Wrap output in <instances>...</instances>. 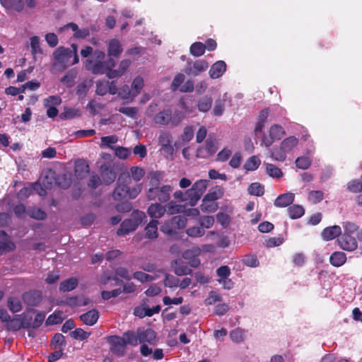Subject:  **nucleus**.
I'll return each mask as SVG.
<instances>
[{
    "label": "nucleus",
    "mask_w": 362,
    "mask_h": 362,
    "mask_svg": "<svg viewBox=\"0 0 362 362\" xmlns=\"http://www.w3.org/2000/svg\"><path fill=\"white\" fill-rule=\"evenodd\" d=\"M77 50L76 44H72L71 48L58 47L52 54L53 66L62 71L68 66L77 64L79 61Z\"/></svg>",
    "instance_id": "1"
},
{
    "label": "nucleus",
    "mask_w": 362,
    "mask_h": 362,
    "mask_svg": "<svg viewBox=\"0 0 362 362\" xmlns=\"http://www.w3.org/2000/svg\"><path fill=\"white\" fill-rule=\"evenodd\" d=\"M105 54L104 52L99 49L95 50L93 54L84 63L86 69L90 71L93 74H105L107 75V71L115 67V62L112 58L105 60Z\"/></svg>",
    "instance_id": "2"
},
{
    "label": "nucleus",
    "mask_w": 362,
    "mask_h": 362,
    "mask_svg": "<svg viewBox=\"0 0 362 362\" xmlns=\"http://www.w3.org/2000/svg\"><path fill=\"white\" fill-rule=\"evenodd\" d=\"M299 140L294 136H290L283 139L279 146L269 150L270 157L275 161L284 162L287 154L291 153L298 145Z\"/></svg>",
    "instance_id": "3"
},
{
    "label": "nucleus",
    "mask_w": 362,
    "mask_h": 362,
    "mask_svg": "<svg viewBox=\"0 0 362 362\" xmlns=\"http://www.w3.org/2000/svg\"><path fill=\"white\" fill-rule=\"evenodd\" d=\"M172 192L173 187L171 185H163L162 186L150 187L146 191V195L149 201L165 203L169 201Z\"/></svg>",
    "instance_id": "4"
},
{
    "label": "nucleus",
    "mask_w": 362,
    "mask_h": 362,
    "mask_svg": "<svg viewBox=\"0 0 362 362\" xmlns=\"http://www.w3.org/2000/svg\"><path fill=\"white\" fill-rule=\"evenodd\" d=\"M57 184L54 173L52 170L44 172L39 181L33 184V187L40 196H45L47 189H52Z\"/></svg>",
    "instance_id": "5"
},
{
    "label": "nucleus",
    "mask_w": 362,
    "mask_h": 362,
    "mask_svg": "<svg viewBox=\"0 0 362 362\" xmlns=\"http://www.w3.org/2000/svg\"><path fill=\"white\" fill-rule=\"evenodd\" d=\"M208 186L209 180H199L196 181L191 188L185 191V194L188 197V202L190 206H194L197 204Z\"/></svg>",
    "instance_id": "6"
},
{
    "label": "nucleus",
    "mask_w": 362,
    "mask_h": 362,
    "mask_svg": "<svg viewBox=\"0 0 362 362\" xmlns=\"http://www.w3.org/2000/svg\"><path fill=\"white\" fill-rule=\"evenodd\" d=\"M286 132L284 127L279 124H272L267 134H264L262 136V146L270 147L275 141L280 140L284 135Z\"/></svg>",
    "instance_id": "7"
},
{
    "label": "nucleus",
    "mask_w": 362,
    "mask_h": 362,
    "mask_svg": "<svg viewBox=\"0 0 362 362\" xmlns=\"http://www.w3.org/2000/svg\"><path fill=\"white\" fill-rule=\"evenodd\" d=\"M31 317L23 313L16 315L13 318H11L6 324V329L10 331H18L21 328H26L30 326Z\"/></svg>",
    "instance_id": "8"
},
{
    "label": "nucleus",
    "mask_w": 362,
    "mask_h": 362,
    "mask_svg": "<svg viewBox=\"0 0 362 362\" xmlns=\"http://www.w3.org/2000/svg\"><path fill=\"white\" fill-rule=\"evenodd\" d=\"M131 179L129 175L122 174L117 180V186L115 189L112 197L115 200H122L127 197V186L130 184Z\"/></svg>",
    "instance_id": "9"
},
{
    "label": "nucleus",
    "mask_w": 362,
    "mask_h": 362,
    "mask_svg": "<svg viewBox=\"0 0 362 362\" xmlns=\"http://www.w3.org/2000/svg\"><path fill=\"white\" fill-rule=\"evenodd\" d=\"M218 148V142L216 139L209 137L205 143L204 148H199L197 150V156L206 158L214 155Z\"/></svg>",
    "instance_id": "10"
},
{
    "label": "nucleus",
    "mask_w": 362,
    "mask_h": 362,
    "mask_svg": "<svg viewBox=\"0 0 362 362\" xmlns=\"http://www.w3.org/2000/svg\"><path fill=\"white\" fill-rule=\"evenodd\" d=\"M107 341L110 344V350L119 356L125 352L126 343L122 337L112 336L108 337Z\"/></svg>",
    "instance_id": "11"
},
{
    "label": "nucleus",
    "mask_w": 362,
    "mask_h": 362,
    "mask_svg": "<svg viewBox=\"0 0 362 362\" xmlns=\"http://www.w3.org/2000/svg\"><path fill=\"white\" fill-rule=\"evenodd\" d=\"M339 247L346 251H354L357 248L358 243L352 235L342 234L337 240Z\"/></svg>",
    "instance_id": "12"
},
{
    "label": "nucleus",
    "mask_w": 362,
    "mask_h": 362,
    "mask_svg": "<svg viewBox=\"0 0 362 362\" xmlns=\"http://www.w3.org/2000/svg\"><path fill=\"white\" fill-rule=\"evenodd\" d=\"M201 250L199 247H193L185 251L182 254V257L188 261L191 267H197L200 264V260L198 259Z\"/></svg>",
    "instance_id": "13"
},
{
    "label": "nucleus",
    "mask_w": 362,
    "mask_h": 362,
    "mask_svg": "<svg viewBox=\"0 0 362 362\" xmlns=\"http://www.w3.org/2000/svg\"><path fill=\"white\" fill-rule=\"evenodd\" d=\"M131 65V61L129 59L122 60L117 69H110L107 73V77L112 79L115 78L121 77L127 71L129 66Z\"/></svg>",
    "instance_id": "14"
},
{
    "label": "nucleus",
    "mask_w": 362,
    "mask_h": 362,
    "mask_svg": "<svg viewBox=\"0 0 362 362\" xmlns=\"http://www.w3.org/2000/svg\"><path fill=\"white\" fill-rule=\"evenodd\" d=\"M137 331L139 343L148 342L149 344H153L155 342L156 334L153 329L140 327L137 329Z\"/></svg>",
    "instance_id": "15"
},
{
    "label": "nucleus",
    "mask_w": 362,
    "mask_h": 362,
    "mask_svg": "<svg viewBox=\"0 0 362 362\" xmlns=\"http://www.w3.org/2000/svg\"><path fill=\"white\" fill-rule=\"evenodd\" d=\"M341 234V228L339 226H333L325 228L322 233V238L325 241L334 239Z\"/></svg>",
    "instance_id": "16"
},
{
    "label": "nucleus",
    "mask_w": 362,
    "mask_h": 362,
    "mask_svg": "<svg viewBox=\"0 0 362 362\" xmlns=\"http://www.w3.org/2000/svg\"><path fill=\"white\" fill-rule=\"evenodd\" d=\"M148 214L153 218V220H156L162 218L165 214V209L164 206L161 205L160 203H154L151 204L148 209Z\"/></svg>",
    "instance_id": "17"
},
{
    "label": "nucleus",
    "mask_w": 362,
    "mask_h": 362,
    "mask_svg": "<svg viewBox=\"0 0 362 362\" xmlns=\"http://www.w3.org/2000/svg\"><path fill=\"white\" fill-rule=\"evenodd\" d=\"M226 70V64L223 61L214 63L209 69V76L211 78H220Z\"/></svg>",
    "instance_id": "18"
},
{
    "label": "nucleus",
    "mask_w": 362,
    "mask_h": 362,
    "mask_svg": "<svg viewBox=\"0 0 362 362\" xmlns=\"http://www.w3.org/2000/svg\"><path fill=\"white\" fill-rule=\"evenodd\" d=\"M172 111L169 109L163 110L156 114L153 118L156 124L161 125H167L171 124Z\"/></svg>",
    "instance_id": "19"
},
{
    "label": "nucleus",
    "mask_w": 362,
    "mask_h": 362,
    "mask_svg": "<svg viewBox=\"0 0 362 362\" xmlns=\"http://www.w3.org/2000/svg\"><path fill=\"white\" fill-rule=\"evenodd\" d=\"M107 54L109 57H117L122 52L120 42L116 39H112L107 42Z\"/></svg>",
    "instance_id": "20"
},
{
    "label": "nucleus",
    "mask_w": 362,
    "mask_h": 362,
    "mask_svg": "<svg viewBox=\"0 0 362 362\" xmlns=\"http://www.w3.org/2000/svg\"><path fill=\"white\" fill-rule=\"evenodd\" d=\"M295 195L291 192H286L279 195L274 201L276 207H286L294 201Z\"/></svg>",
    "instance_id": "21"
},
{
    "label": "nucleus",
    "mask_w": 362,
    "mask_h": 362,
    "mask_svg": "<svg viewBox=\"0 0 362 362\" xmlns=\"http://www.w3.org/2000/svg\"><path fill=\"white\" fill-rule=\"evenodd\" d=\"M0 3L6 9H13L17 12L24 9L23 0H0Z\"/></svg>",
    "instance_id": "22"
},
{
    "label": "nucleus",
    "mask_w": 362,
    "mask_h": 362,
    "mask_svg": "<svg viewBox=\"0 0 362 362\" xmlns=\"http://www.w3.org/2000/svg\"><path fill=\"white\" fill-rule=\"evenodd\" d=\"M208 67L209 64L206 61L203 59L197 60L187 69V73L192 75H198L206 71Z\"/></svg>",
    "instance_id": "23"
},
{
    "label": "nucleus",
    "mask_w": 362,
    "mask_h": 362,
    "mask_svg": "<svg viewBox=\"0 0 362 362\" xmlns=\"http://www.w3.org/2000/svg\"><path fill=\"white\" fill-rule=\"evenodd\" d=\"M137 228L136 223H134L132 220L127 219L124 220L120 225L119 228L117 231V234L119 236H122L128 234L130 232L135 230Z\"/></svg>",
    "instance_id": "24"
},
{
    "label": "nucleus",
    "mask_w": 362,
    "mask_h": 362,
    "mask_svg": "<svg viewBox=\"0 0 362 362\" xmlns=\"http://www.w3.org/2000/svg\"><path fill=\"white\" fill-rule=\"evenodd\" d=\"M89 172V167L83 160H78L75 163L74 173L78 179L84 177Z\"/></svg>",
    "instance_id": "25"
},
{
    "label": "nucleus",
    "mask_w": 362,
    "mask_h": 362,
    "mask_svg": "<svg viewBox=\"0 0 362 362\" xmlns=\"http://www.w3.org/2000/svg\"><path fill=\"white\" fill-rule=\"evenodd\" d=\"M98 317V312L93 309L81 315L80 319L84 324L91 326L97 322Z\"/></svg>",
    "instance_id": "26"
},
{
    "label": "nucleus",
    "mask_w": 362,
    "mask_h": 362,
    "mask_svg": "<svg viewBox=\"0 0 362 362\" xmlns=\"http://www.w3.org/2000/svg\"><path fill=\"white\" fill-rule=\"evenodd\" d=\"M228 99V93H224L222 96L218 98L215 101L214 107L213 110L214 115L216 116H221L224 112L226 103Z\"/></svg>",
    "instance_id": "27"
},
{
    "label": "nucleus",
    "mask_w": 362,
    "mask_h": 362,
    "mask_svg": "<svg viewBox=\"0 0 362 362\" xmlns=\"http://www.w3.org/2000/svg\"><path fill=\"white\" fill-rule=\"evenodd\" d=\"M346 261V255L343 252H334L329 257L330 264L336 267L342 266Z\"/></svg>",
    "instance_id": "28"
},
{
    "label": "nucleus",
    "mask_w": 362,
    "mask_h": 362,
    "mask_svg": "<svg viewBox=\"0 0 362 362\" xmlns=\"http://www.w3.org/2000/svg\"><path fill=\"white\" fill-rule=\"evenodd\" d=\"M158 221L157 220L151 221L145 228V237L148 239L157 238Z\"/></svg>",
    "instance_id": "29"
},
{
    "label": "nucleus",
    "mask_w": 362,
    "mask_h": 362,
    "mask_svg": "<svg viewBox=\"0 0 362 362\" xmlns=\"http://www.w3.org/2000/svg\"><path fill=\"white\" fill-rule=\"evenodd\" d=\"M71 29L73 32H74V37L76 38H85L88 35H89L90 32L88 28H82L78 29V25L76 23H71L67 24L66 26L63 28V30L66 29Z\"/></svg>",
    "instance_id": "30"
},
{
    "label": "nucleus",
    "mask_w": 362,
    "mask_h": 362,
    "mask_svg": "<svg viewBox=\"0 0 362 362\" xmlns=\"http://www.w3.org/2000/svg\"><path fill=\"white\" fill-rule=\"evenodd\" d=\"M218 208V205L216 202L210 201L205 197L202 199L200 209L204 213H214Z\"/></svg>",
    "instance_id": "31"
},
{
    "label": "nucleus",
    "mask_w": 362,
    "mask_h": 362,
    "mask_svg": "<svg viewBox=\"0 0 362 362\" xmlns=\"http://www.w3.org/2000/svg\"><path fill=\"white\" fill-rule=\"evenodd\" d=\"M132 277L141 283H146L155 281L159 277L158 274L150 275L141 271L134 272Z\"/></svg>",
    "instance_id": "32"
},
{
    "label": "nucleus",
    "mask_w": 362,
    "mask_h": 362,
    "mask_svg": "<svg viewBox=\"0 0 362 362\" xmlns=\"http://www.w3.org/2000/svg\"><path fill=\"white\" fill-rule=\"evenodd\" d=\"M144 86V79L141 76H136L132 83H131V88L132 91L136 98L139 94L141 93L143 88Z\"/></svg>",
    "instance_id": "33"
},
{
    "label": "nucleus",
    "mask_w": 362,
    "mask_h": 362,
    "mask_svg": "<svg viewBox=\"0 0 362 362\" xmlns=\"http://www.w3.org/2000/svg\"><path fill=\"white\" fill-rule=\"evenodd\" d=\"M138 336L139 334L137 330L136 332L133 331H127L123 334L122 338L124 339L127 345L135 346L139 344Z\"/></svg>",
    "instance_id": "34"
},
{
    "label": "nucleus",
    "mask_w": 362,
    "mask_h": 362,
    "mask_svg": "<svg viewBox=\"0 0 362 362\" xmlns=\"http://www.w3.org/2000/svg\"><path fill=\"white\" fill-rule=\"evenodd\" d=\"M101 170V175L105 183L110 185L115 180L116 173L113 170L110 169L106 166H102Z\"/></svg>",
    "instance_id": "35"
},
{
    "label": "nucleus",
    "mask_w": 362,
    "mask_h": 362,
    "mask_svg": "<svg viewBox=\"0 0 362 362\" xmlns=\"http://www.w3.org/2000/svg\"><path fill=\"white\" fill-rule=\"evenodd\" d=\"M267 174L272 177L279 179L283 177L284 173L281 170L272 163H264Z\"/></svg>",
    "instance_id": "36"
},
{
    "label": "nucleus",
    "mask_w": 362,
    "mask_h": 362,
    "mask_svg": "<svg viewBox=\"0 0 362 362\" xmlns=\"http://www.w3.org/2000/svg\"><path fill=\"white\" fill-rule=\"evenodd\" d=\"M223 195V189L220 186H215L211 188L204 197L210 201L216 202V200L221 199Z\"/></svg>",
    "instance_id": "37"
},
{
    "label": "nucleus",
    "mask_w": 362,
    "mask_h": 362,
    "mask_svg": "<svg viewBox=\"0 0 362 362\" xmlns=\"http://www.w3.org/2000/svg\"><path fill=\"white\" fill-rule=\"evenodd\" d=\"M163 173L160 171L150 172L147 176V179L149 180V186H158L160 182L163 181Z\"/></svg>",
    "instance_id": "38"
},
{
    "label": "nucleus",
    "mask_w": 362,
    "mask_h": 362,
    "mask_svg": "<svg viewBox=\"0 0 362 362\" xmlns=\"http://www.w3.org/2000/svg\"><path fill=\"white\" fill-rule=\"evenodd\" d=\"M118 95L123 100L132 101L135 97L132 91L131 86L128 85H123L118 91Z\"/></svg>",
    "instance_id": "39"
},
{
    "label": "nucleus",
    "mask_w": 362,
    "mask_h": 362,
    "mask_svg": "<svg viewBox=\"0 0 362 362\" xmlns=\"http://www.w3.org/2000/svg\"><path fill=\"white\" fill-rule=\"evenodd\" d=\"M260 163V159L256 156H252L246 160L244 164V168L247 171H253L259 168Z\"/></svg>",
    "instance_id": "40"
},
{
    "label": "nucleus",
    "mask_w": 362,
    "mask_h": 362,
    "mask_svg": "<svg viewBox=\"0 0 362 362\" xmlns=\"http://www.w3.org/2000/svg\"><path fill=\"white\" fill-rule=\"evenodd\" d=\"M78 284V281L75 278H70L60 284L59 290L63 292H68L74 290Z\"/></svg>",
    "instance_id": "41"
},
{
    "label": "nucleus",
    "mask_w": 362,
    "mask_h": 362,
    "mask_svg": "<svg viewBox=\"0 0 362 362\" xmlns=\"http://www.w3.org/2000/svg\"><path fill=\"white\" fill-rule=\"evenodd\" d=\"M289 216L292 219L300 218L305 213V210L302 206L295 204L288 209Z\"/></svg>",
    "instance_id": "42"
},
{
    "label": "nucleus",
    "mask_w": 362,
    "mask_h": 362,
    "mask_svg": "<svg viewBox=\"0 0 362 362\" xmlns=\"http://www.w3.org/2000/svg\"><path fill=\"white\" fill-rule=\"evenodd\" d=\"M212 105V99L208 96H204L199 100L197 103V107L200 112H208Z\"/></svg>",
    "instance_id": "43"
},
{
    "label": "nucleus",
    "mask_w": 362,
    "mask_h": 362,
    "mask_svg": "<svg viewBox=\"0 0 362 362\" xmlns=\"http://www.w3.org/2000/svg\"><path fill=\"white\" fill-rule=\"evenodd\" d=\"M324 199V192L321 190H312L308 194V200L313 204L320 203Z\"/></svg>",
    "instance_id": "44"
},
{
    "label": "nucleus",
    "mask_w": 362,
    "mask_h": 362,
    "mask_svg": "<svg viewBox=\"0 0 362 362\" xmlns=\"http://www.w3.org/2000/svg\"><path fill=\"white\" fill-rule=\"evenodd\" d=\"M346 189L352 193L362 192V177L349 181L347 183Z\"/></svg>",
    "instance_id": "45"
},
{
    "label": "nucleus",
    "mask_w": 362,
    "mask_h": 362,
    "mask_svg": "<svg viewBox=\"0 0 362 362\" xmlns=\"http://www.w3.org/2000/svg\"><path fill=\"white\" fill-rule=\"evenodd\" d=\"M64 318V313L62 311H55L50 315L46 320V325H52L61 323Z\"/></svg>",
    "instance_id": "46"
},
{
    "label": "nucleus",
    "mask_w": 362,
    "mask_h": 362,
    "mask_svg": "<svg viewBox=\"0 0 362 362\" xmlns=\"http://www.w3.org/2000/svg\"><path fill=\"white\" fill-rule=\"evenodd\" d=\"M117 141L118 137L116 135L103 136L101 138V144H100V148L108 147L113 149V144H116Z\"/></svg>",
    "instance_id": "47"
},
{
    "label": "nucleus",
    "mask_w": 362,
    "mask_h": 362,
    "mask_svg": "<svg viewBox=\"0 0 362 362\" xmlns=\"http://www.w3.org/2000/svg\"><path fill=\"white\" fill-rule=\"evenodd\" d=\"M248 192L251 195L262 196L264 193V187L259 182H253L249 186Z\"/></svg>",
    "instance_id": "48"
},
{
    "label": "nucleus",
    "mask_w": 362,
    "mask_h": 362,
    "mask_svg": "<svg viewBox=\"0 0 362 362\" xmlns=\"http://www.w3.org/2000/svg\"><path fill=\"white\" fill-rule=\"evenodd\" d=\"M206 49L204 44L200 42L193 43L190 47L191 54L195 57H200L204 54Z\"/></svg>",
    "instance_id": "49"
},
{
    "label": "nucleus",
    "mask_w": 362,
    "mask_h": 362,
    "mask_svg": "<svg viewBox=\"0 0 362 362\" xmlns=\"http://www.w3.org/2000/svg\"><path fill=\"white\" fill-rule=\"evenodd\" d=\"M108 88H110V81L100 80L96 82L95 92L99 95H105L108 92Z\"/></svg>",
    "instance_id": "50"
},
{
    "label": "nucleus",
    "mask_w": 362,
    "mask_h": 362,
    "mask_svg": "<svg viewBox=\"0 0 362 362\" xmlns=\"http://www.w3.org/2000/svg\"><path fill=\"white\" fill-rule=\"evenodd\" d=\"M186 233L191 238H200L205 234V230L201 226H192L187 229Z\"/></svg>",
    "instance_id": "51"
},
{
    "label": "nucleus",
    "mask_w": 362,
    "mask_h": 362,
    "mask_svg": "<svg viewBox=\"0 0 362 362\" xmlns=\"http://www.w3.org/2000/svg\"><path fill=\"white\" fill-rule=\"evenodd\" d=\"M141 269L146 272L153 273L156 272L155 274H165V272L163 269H157L156 265L154 263L151 262H146L141 264Z\"/></svg>",
    "instance_id": "52"
},
{
    "label": "nucleus",
    "mask_w": 362,
    "mask_h": 362,
    "mask_svg": "<svg viewBox=\"0 0 362 362\" xmlns=\"http://www.w3.org/2000/svg\"><path fill=\"white\" fill-rule=\"evenodd\" d=\"M129 173L132 179L138 182L143 178L145 175V171L142 168L134 166L130 168Z\"/></svg>",
    "instance_id": "53"
},
{
    "label": "nucleus",
    "mask_w": 362,
    "mask_h": 362,
    "mask_svg": "<svg viewBox=\"0 0 362 362\" xmlns=\"http://www.w3.org/2000/svg\"><path fill=\"white\" fill-rule=\"evenodd\" d=\"M164 207L165 212L170 215L180 213L182 211V206L173 201L169 202Z\"/></svg>",
    "instance_id": "54"
},
{
    "label": "nucleus",
    "mask_w": 362,
    "mask_h": 362,
    "mask_svg": "<svg viewBox=\"0 0 362 362\" xmlns=\"http://www.w3.org/2000/svg\"><path fill=\"white\" fill-rule=\"evenodd\" d=\"M295 163L297 168L305 170L310 167L311 159L306 156H300L296 160Z\"/></svg>",
    "instance_id": "55"
},
{
    "label": "nucleus",
    "mask_w": 362,
    "mask_h": 362,
    "mask_svg": "<svg viewBox=\"0 0 362 362\" xmlns=\"http://www.w3.org/2000/svg\"><path fill=\"white\" fill-rule=\"evenodd\" d=\"M8 307L12 313H18L22 308L21 301L15 298H9L8 300Z\"/></svg>",
    "instance_id": "56"
},
{
    "label": "nucleus",
    "mask_w": 362,
    "mask_h": 362,
    "mask_svg": "<svg viewBox=\"0 0 362 362\" xmlns=\"http://www.w3.org/2000/svg\"><path fill=\"white\" fill-rule=\"evenodd\" d=\"M158 142L163 148H170V135L168 132H163L158 137Z\"/></svg>",
    "instance_id": "57"
},
{
    "label": "nucleus",
    "mask_w": 362,
    "mask_h": 362,
    "mask_svg": "<svg viewBox=\"0 0 362 362\" xmlns=\"http://www.w3.org/2000/svg\"><path fill=\"white\" fill-rule=\"evenodd\" d=\"M0 237L3 240L0 243V249L11 250L14 248V244L8 240L7 235L4 231H0Z\"/></svg>",
    "instance_id": "58"
},
{
    "label": "nucleus",
    "mask_w": 362,
    "mask_h": 362,
    "mask_svg": "<svg viewBox=\"0 0 362 362\" xmlns=\"http://www.w3.org/2000/svg\"><path fill=\"white\" fill-rule=\"evenodd\" d=\"M244 334L245 332L243 329L237 328L230 332V337L233 341L239 343L243 340Z\"/></svg>",
    "instance_id": "59"
},
{
    "label": "nucleus",
    "mask_w": 362,
    "mask_h": 362,
    "mask_svg": "<svg viewBox=\"0 0 362 362\" xmlns=\"http://www.w3.org/2000/svg\"><path fill=\"white\" fill-rule=\"evenodd\" d=\"M171 223L175 228H182L186 226L187 218L182 216H176L171 219Z\"/></svg>",
    "instance_id": "60"
},
{
    "label": "nucleus",
    "mask_w": 362,
    "mask_h": 362,
    "mask_svg": "<svg viewBox=\"0 0 362 362\" xmlns=\"http://www.w3.org/2000/svg\"><path fill=\"white\" fill-rule=\"evenodd\" d=\"M52 344L54 346V349L61 348L65 346V339L64 337L62 334H55L52 339Z\"/></svg>",
    "instance_id": "61"
},
{
    "label": "nucleus",
    "mask_w": 362,
    "mask_h": 362,
    "mask_svg": "<svg viewBox=\"0 0 362 362\" xmlns=\"http://www.w3.org/2000/svg\"><path fill=\"white\" fill-rule=\"evenodd\" d=\"M199 223L203 228H210L214 223V218L211 216H204L199 218Z\"/></svg>",
    "instance_id": "62"
},
{
    "label": "nucleus",
    "mask_w": 362,
    "mask_h": 362,
    "mask_svg": "<svg viewBox=\"0 0 362 362\" xmlns=\"http://www.w3.org/2000/svg\"><path fill=\"white\" fill-rule=\"evenodd\" d=\"M164 285L169 288H176L179 284V279L170 274H165Z\"/></svg>",
    "instance_id": "63"
},
{
    "label": "nucleus",
    "mask_w": 362,
    "mask_h": 362,
    "mask_svg": "<svg viewBox=\"0 0 362 362\" xmlns=\"http://www.w3.org/2000/svg\"><path fill=\"white\" fill-rule=\"evenodd\" d=\"M71 336L75 339L84 340L88 338L90 333L81 328H78L71 332Z\"/></svg>",
    "instance_id": "64"
}]
</instances>
